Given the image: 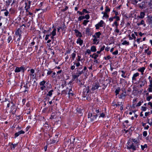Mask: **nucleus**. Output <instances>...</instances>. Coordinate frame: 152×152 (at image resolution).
<instances>
[{
	"instance_id": "obj_1",
	"label": "nucleus",
	"mask_w": 152,
	"mask_h": 152,
	"mask_svg": "<svg viewBox=\"0 0 152 152\" xmlns=\"http://www.w3.org/2000/svg\"><path fill=\"white\" fill-rule=\"evenodd\" d=\"M128 145L127 148L129 149H132L133 150H135L137 148L139 147V146H137L136 144H134L133 142H128Z\"/></svg>"
},
{
	"instance_id": "obj_2",
	"label": "nucleus",
	"mask_w": 152,
	"mask_h": 152,
	"mask_svg": "<svg viewBox=\"0 0 152 152\" xmlns=\"http://www.w3.org/2000/svg\"><path fill=\"white\" fill-rule=\"evenodd\" d=\"M40 88L41 91H43L47 89V83L46 81L43 80L40 82L39 84Z\"/></svg>"
},
{
	"instance_id": "obj_3",
	"label": "nucleus",
	"mask_w": 152,
	"mask_h": 152,
	"mask_svg": "<svg viewBox=\"0 0 152 152\" xmlns=\"http://www.w3.org/2000/svg\"><path fill=\"white\" fill-rule=\"evenodd\" d=\"M105 25V22L103 20H101L99 22L95 25L96 29H99L100 27H102L104 26Z\"/></svg>"
},
{
	"instance_id": "obj_4",
	"label": "nucleus",
	"mask_w": 152,
	"mask_h": 152,
	"mask_svg": "<svg viewBox=\"0 0 152 152\" xmlns=\"http://www.w3.org/2000/svg\"><path fill=\"white\" fill-rule=\"evenodd\" d=\"M146 79L144 78L140 79L139 81V84L140 87L144 86L146 84Z\"/></svg>"
},
{
	"instance_id": "obj_5",
	"label": "nucleus",
	"mask_w": 152,
	"mask_h": 152,
	"mask_svg": "<svg viewBox=\"0 0 152 152\" xmlns=\"http://www.w3.org/2000/svg\"><path fill=\"white\" fill-rule=\"evenodd\" d=\"M24 71L25 67L23 66H22L20 67H16L14 70L15 72L16 73H18L20 72H23Z\"/></svg>"
},
{
	"instance_id": "obj_6",
	"label": "nucleus",
	"mask_w": 152,
	"mask_h": 152,
	"mask_svg": "<svg viewBox=\"0 0 152 152\" xmlns=\"http://www.w3.org/2000/svg\"><path fill=\"white\" fill-rule=\"evenodd\" d=\"M147 1L145 0L143 1L140 4H138L139 7L142 9L145 8L147 7Z\"/></svg>"
},
{
	"instance_id": "obj_7",
	"label": "nucleus",
	"mask_w": 152,
	"mask_h": 152,
	"mask_svg": "<svg viewBox=\"0 0 152 152\" xmlns=\"http://www.w3.org/2000/svg\"><path fill=\"white\" fill-rule=\"evenodd\" d=\"M139 75V74L138 72H136L134 74L132 77V82L133 83H135L136 81V77L138 76Z\"/></svg>"
},
{
	"instance_id": "obj_8",
	"label": "nucleus",
	"mask_w": 152,
	"mask_h": 152,
	"mask_svg": "<svg viewBox=\"0 0 152 152\" xmlns=\"http://www.w3.org/2000/svg\"><path fill=\"white\" fill-rule=\"evenodd\" d=\"M121 72L122 73L121 76L122 77L124 78H127L128 79L129 78L130 74L127 75V74L126 73V72L124 71L123 70L121 71Z\"/></svg>"
},
{
	"instance_id": "obj_9",
	"label": "nucleus",
	"mask_w": 152,
	"mask_h": 152,
	"mask_svg": "<svg viewBox=\"0 0 152 152\" xmlns=\"http://www.w3.org/2000/svg\"><path fill=\"white\" fill-rule=\"evenodd\" d=\"M92 37L94 38L93 39V44H98L99 41V39L97 38H96V37H94L92 36Z\"/></svg>"
},
{
	"instance_id": "obj_10",
	"label": "nucleus",
	"mask_w": 152,
	"mask_h": 152,
	"mask_svg": "<svg viewBox=\"0 0 152 152\" xmlns=\"http://www.w3.org/2000/svg\"><path fill=\"white\" fill-rule=\"evenodd\" d=\"M31 74H30L29 75L31 77H32L33 78H35L36 76V75L34 74L35 71L33 69H31L30 70Z\"/></svg>"
},
{
	"instance_id": "obj_11",
	"label": "nucleus",
	"mask_w": 152,
	"mask_h": 152,
	"mask_svg": "<svg viewBox=\"0 0 152 152\" xmlns=\"http://www.w3.org/2000/svg\"><path fill=\"white\" fill-rule=\"evenodd\" d=\"M76 43L79 44L80 46H81L83 43V41L80 38H79L77 40Z\"/></svg>"
},
{
	"instance_id": "obj_12",
	"label": "nucleus",
	"mask_w": 152,
	"mask_h": 152,
	"mask_svg": "<svg viewBox=\"0 0 152 152\" xmlns=\"http://www.w3.org/2000/svg\"><path fill=\"white\" fill-rule=\"evenodd\" d=\"M75 34L77 37H79L80 38L82 37V34L78 30H75Z\"/></svg>"
},
{
	"instance_id": "obj_13",
	"label": "nucleus",
	"mask_w": 152,
	"mask_h": 152,
	"mask_svg": "<svg viewBox=\"0 0 152 152\" xmlns=\"http://www.w3.org/2000/svg\"><path fill=\"white\" fill-rule=\"evenodd\" d=\"M99 87V84L98 83H96L94 85L92 86V89L93 90H94L96 89H97Z\"/></svg>"
},
{
	"instance_id": "obj_14",
	"label": "nucleus",
	"mask_w": 152,
	"mask_h": 152,
	"mask_svg": "<svg viewBox=\"0 0 152 152\" xmlns=\"http://www.w3.org/2000/svg\"><path fill=\"white\" fill-rule=\"evenodd\" d=\"M145 67H142L140 68H138L137 69V70L138 71L140 72L141 73V75H143L144 74V72L145 69Z\"/></svg>"
},
{
	"instance_id": "obj_15",
	"label": "nucleus",
	"mask_w": 152,
	"mask_h": 152,
	"mask_svg": "<svg viewBox=\"0 0 152 152\" xmlns=\"http://www.w3.org/2000/svg\"><path fill=\"white\" fill-rule=\"evenodd\" d=\"M132 140L134 144H136L137 146H139L140 144L138 139H132Z\"/></svg>"
},
{
	"instance_id": "obj_16",
	"label": "nucleus",
	"mask_w": 152,
	"mask_h": 152,
	"mask_svg": "<svg viewBox=\"0 0 152 152\" xmlns=\"http://www.w3.org/2000/svg\"><path fill=\"white\" fill-rule=\"evenodd\" d=\"M31 1H28V3H27L26 2L25 3V8H27V9H29L30 8V5L31 4Z\"/></svg>"
},
{
	"instance_id": "obj_17",
	"label": "nucleus",
	"mask_w": 152,
	"mask_h": 152,
	"mask_svg": "<svg viewBox=\"0 0 152 152\" xmlns=\"http://www.w3.org/2000/svg\"><path fill=\"white\" fill-rule=\"evenodd\" d=\"M25 133V132L23 131V130H21L18 132L16 133L15 134V137H17L19 136L20 134H23Z\"/></svg>"
},
{
	"instance_id": "obj_18",
	"label": "nucleus",
	"mask_w": 152,
	"mask_h": 152,
	"mask_svg": "<svg viewBox=\"0 0 152 152\" xmlns=\"http://www.w3.org/2000/svg\"><path fill=\"white\" fill-rule=\"evenodd\" d=\"M101 32L99 31L96 32L94 35H93L92 36H94V37H96V38H97L99 39L100 36L101 35Z\"/></svg>"
},
{
	"instance_id": "obj_19",
	"label": "nucleus",
	"mask_w": 152,
	"mask_h": 152,
	"mask_svg": "<svg viewBox=\"0 0 152 152\" xmlns=\"http://www.w3.org/2000/svg\"><path fill=\"white\" fill-rule=\"evenodd\" d=\"M98 114H96L95 115H92V116L91 117V118L90 119V120L92 122L94 121H95L96 119L98 116Z\"/></svg>"
},
{
	"instance_id": "obj_20",
	"label": "nucleus",
	"mask_w": 152,
	"mask_h": 152,
	"mask_svg": "<svg viewBox=\"0 0 152 152\" xmlns=\"http://www.w3.org/2000/svg\"><path fill=\"white\" fill-rule=\"evenodd\" d=\"M149 48H148L147 49H145V53H147L148 55H150L151 53L152 52L151 51H149Z\"/></svg>"
},
{
	"instance_id": "obj_21",
	"label": "nucleus",
	"mask_w": 152,
	"mask_h": 152,
	"mask_svg": "<svg viewBox=\"0 0 152 152\" xmlns=\"http://www.w3.org/2000/svg\"><path fill=\"white\" fill-rule=\"evenodd\" d=\"M21 31L20 29H18L15 32V34L16 36H19V37L21 36L20 33Z\"/></svg>"
},
{
	"instance_id": "obj_22",
	"label": "nucleus",
	"mask_w": 152,
	"mask_h": 152,
	"mask_svg": "<svg viewBox=\"0 0 152 152\" xmlns=\"http://www.w3.org/2000/svg\"><path fill=\"white\" fill-rule=\"evenodd\" d=\"M128 2H130L133 4H136L138 2L137 0H128Z\"/></svg>"
},
{
	"instance_id": "obj_23",
	"label": "nucleus",
	"mask_w": 152,
	"mask_h": 152,
	"mask_svg": "<svg viewBox=\"0 0 152 152\" xmlns=\"http://www.w3.org/2000/svg\"><path fill=\"white\" fill-rule=\"evenodd\" d=\"M145 15V13L143 12H141L140 13V16H139V18L142 19L144 18Z\"/></svg>"
},
{
	"instance_id": "obj_24",
	"label": "nucleus",
	"mask_w": 152,
	"mask_h": 152,
	"mask_svg": "<svg viewBox=\"0 0 152 152\" xmlns=\"http://www.w3.org/2000/svg\"><path fill=\"white\" fill-rule=\"evenodd\" d=\"M126 92H124L123 93H122L120 96L119 97V98L120 99H124L126 96Z\"/></svg>"
},
{
	"instance_id": "obj_25",
	"label": "nucleus",
	"mask_w": 152,
	"mask_h": 152,
	"mask_svg": "<svg viewBox=\"0 0 152 152\" xmlns=\"http://www.w3.org/2000/svg\"><path fill=\"white\" fill-rule=\"evenodd\" d=\"M141 149L142 150H144L147 148L148 146L146 144H145L144 145H141Z\"/></svg>"
},
{
	"instance_id": "obj_26",
	"label": "nucleus",
	"mask_w": 152,
	"mask_h": 152,
	"mask_svg": "<svg viewBox=\"0 0 152 152\" xmlns=\"http://www.w3.org/2000/svg\"><path fill=\"white\" fill-rule=\"evenodd\" d=\"M137 25L138 26L141 25H143L144 27H145L146 26V24L145 23V22L143 20H142L140 23H138Z\"/></svg>"
},
{
	"instance_id": "obj_27",
	"label": "nucleus",
	"mask_w": 152,
	"mask_h": 152,
	"mask_svg": "<svg viewBox=\"0 0 152 152\" xmlns=\"http://www.w3.org/2000/svg\"><path fill=\"white\" fill-rule=\"evenodd\" d=\"M24 87L25 88V89L23 91V92L25 93L26 92H28V91L29 87L28 86L27 84H26L24 86Z\"/></svg>"
},
{
	"instance_id": "obj_28",
	"label": "nucleus",
	"mask_w": 152,
	"mask_h": 152,
	"mask_svg": "<svg viewBox=\"0 0 152 152\" xmlns=\"http://www.w3.org/2000/svg\"><path fill=\"white\" fill-rule=\"evenodd\" d=\"M73 63L74 65H76L77 67L79 66L80 65V63L79 61H74L73 62Z\"/></svg>"
},
{
	"instance_id": "obj_29",
	"label": "nucleus",
	"mask_w": 152,
	"mask_h": 152,
	"mask_svg": "<svg viewBox=\"0 0 152 152\" xmlns=\"http://www.w3.org/2000/svg\"><path fill=\"white\" fill-rule=\"evenodd\" d=\"M110 8L107 6H106L105 10V12L106 13H107L108 12H109L110 11Z\"/></svg>"
},
{
	"instance_id": "obj_30",
	"label": "nucleus",
	"mask_w": 152,
	"mask_h": 152,
	"mask_svg": "<svg viewBox=\"0 0 152 152\" xmlns=\"http://www.w3.org/2000/svg\"><path fill=\"white\" fill-rule=\"evenodd\" d=\"M91 50L92 52H95L96 51V49L95 46H93L91 47Z\"/></svg>"
},
{
	"instance_id": "obj_31",
	"label": "nucleus",
	"mask_w": 152,
	"mask_h": 152,
	"mask_svg": "<svg viewBox=\"0 0 152 152\" xmlns=\"http://www.w3.org/2000/svg\"><path fill=\"white\" fill-rule=\"evenodd\" d=\"M109 17V15L107 13H105L102 17V19L104 20L108 18Z\"/></svg>"
},
{
	"instance_id": "obj_32",
	"label": "nucleus",
	"mask_w": 152,
	"mask_h": 152,
	"mask_svg": "<svg viewBox=\"0 0 152 152\" xmlns=\"http://www.w3.org/2000/svg\"><path fill=\"white\" fill-rule=\"evenodd\" d=\"M98 56V54H96V53H94L91 56L92 58H94V59H96Z\"/></svg>"
},
{
	"instance_id": "obj_33",
	"label": "nucleus",
	"mask_w": 152,
	"mask_h": 152,
	"mask_svg": "<svg viewBox=\"0 0 152 152\" xmlns=\"http://www.w3.org/2000/svg\"><path fill=\"white\" fill-rule=\"evenodd\" d=\"M118 23L116 21H115L112 24V27L115 26V27H118Z\"/></svg>"
},
{
	"instance_id": "obj_34",
	"label": "nucleus",
	"mask_w": 152,
	"mask_h": 152,
	"mask_svg": "<svg viewBox=\"0 0 152 152\" xmlns=\"http://www.w3.org/2000/svg\"><path fill=\"white\" fill-rule=\"evenodd\" d=\"M79 76V75L77 73L73 74L72 75V78L73 79H75L76 78L78 77Z\"/></svg>"
},
{
	"instance_id": "obj_35",
	"label": "nucleus",
	"mask_w": 152,
	"mask_h": 152,
	"mask_svg": "<svg viewBox=\"0 0 152 152\" xmlns=\"http://www.w3.org/2000/svg\"><path fill=\"white\" fill-rule=\"evenodd\" d=\"M56 28H54L51 33L52 36H55L56 34Z\"/></svg>"
},
{
	"instance_id": "obj_36",
	"label": "nucleus",
	"mask_w": 152,
	"mask_h": 152,
	"mask_svg": "<svg viewBox=\"0 0 152 152\" xmlns=\"http://www.w3.org/2000/svg\"><path fill=\"white\" fill-rule=\"evenodd\" d=\"M86 34H88V35H89L90 34V29L89 28L87 27V28H86Z\"/></svg>"
},
{
	"instance_id": "obj_37",
	"label": "nucleus",
	"mask_w": 152,
	"mask_h": 152,
	"mask_svg": "<svg viewBox=\"0 0 152 152\" xmlns=\"http://www.w3.org/2000/svg\"><path fill=\"white\" fill-rule=\"evenodd\" d=\"M76 53H73L71 54V57L72 59V60H74V59L76 56Z\"/></svg>"
},
{
	"instance_id": "obj_38",
	"label": "nucleus",
	"mask_w": 152,
	"mask_h": 152,
	"mask_svg": "<svg viewBox=\"0 0 152 152\" xmlns=\"http://www.w3.org/2000/svg\"><path fill=\"white\" fill-rule=\"evenodd\" d=\"M122 44L123 45H129V42H128L126 40H124L122 43Z\"/></svg>"
},
{
	"instance_id": "obj_39",
	"label": "nucleus",
	"mask_w": 152,
	"mask_h": 152,
	"mask_svg": "<svg viewBox=\"0 0 152 152\" xmlns=\"http://www.w3.org/2000/svg\"><path fill=\"white\" fill-rule=\"evenodd\" d=\"M94 110H95V111L96 112V114H97L99 113L101 111V110L98 108H97L96 109L94 108Z\"/></svg>"
},
{
	"instance_id": "obj_40",
	"label": "nucleus",
	"mask_w": 152,
	"mask_h": 152,
	"mask_svg": "<svg viewBox=\"0 0 152 152\" xmlns=\"http://www.w3.org/2000/svg\"><path fill=\"white\" fill-rule=\"evenodd\" d=\"M53 91V90H51L49 91L47 95L50 96H51L52 94V93Z\"/></svg>"
},
{
	"instance_id": "obj_41",
	"label": "nucleus",
	"mask_w": 152,
	"mask_h": 152,
	"mask_svg": "<svg viewBox=\"0 0 152 152\" xmlns=\"http://www.w3.org/2000/svg\"><path fill=\"white\" fill-rule=\"evenodd\" d=\"M148 5L150 9L152 8V0H151L148 2Z\"/></svg>"
},
{
	"instance_id": "obj_42",
	"label": "nucleus",
	"mask_w": 152,
	"mask_h": 152,
	"mask_svg": "<svg viewBox=\"0 0 152 152\" xmlns=\"http://www.w3.org/2000/svg\"><path fill=\"white\" fill-rule=\"evenodd\" d=\"M88 22H89V20H84V21L83 23V24L84 25L86 26Z\"/></svg>"
},
{
	"instance_id": "obj_43",
	"label": "nucleus",
	"mask_w": 152,
	"mask_h": 152,
	"mask_svg": "<svg viewBox=\"0 0 152 152\" xmlns=\"http://www.w3.org/2000/svg\"><path fill=\"white\" fill-rule=\"evenodd\" d=\"M12 37L11 36H9L7 40L8 43H9L12 40Z\"/></svg>"
},
{
	"instance_id": "obj_44",
	"label": "nucleus",
	"mask_w": 152,
	"mask_h": 152,
	"mask_svg": "<svg viewBox=\"0 0 152 152\" xmlns=\"http://www.w3.org/2000/svg\"><path fill=\"white\" fill-rule=\"evenodd\" d=\"M6 10V11L4 12V14L5 16H7L9 15V12L8 11L6 10Z\"/></svg>"
},
{
	"instance_id": "obj_45",
	"label": "nucleus",
	"mask_w": 152,
	"mask_h": 152,
	"mask_svg": "<svg viewBox=\"0 0 152 152\" xmlns=\"http://www.w3.org/2000/svg\"><path fill=\"white\" fill-rule=\"evenodd\" d=\"M83 12L84 14L85 13H89V12L87 11L86 9H84L83 10Z\"/></svg>"
},
{
	"instance_id": "obj_46",
	"label": "nucleus",
	"mask_w": 152,
	"mask_h": 152,
	"mask_svg": "<svg viewBox=\"0 0 152 152\" xmlns=\"http://www.w3.org/2000/svg\"><path fill=\"white\" fill-rule=\"evenodd\" d=\"M84 19H86V20H88L90 18V17L88 14H87L84 16Z\"/></svg>"
},
{
	"instance_id": "obj_47",
	"label": "nucleus",
	"mask_w": 152,
	"mask_h": 152,
	"mask_svg": "<svg viewBox=\"0 0 152 152\" xmlns=\"http://www.w3.org/2000/svg\"><path fill=\"white\" fill-rule=\"evenodd\" d=\"M84 19V16H80L78 18V20L79 21H81V20Z\"/></svg>"
},
{
	"instance_id": "obj_48",
	"label": "nucleus",
	"mask_w": 152,
	"mask_h": 152,
	"mask_svg": "<svg viewBox=\"0 0 152 152\" xmlns=\"http://www.w3.org/2000/svg\"><path fill=\"white\" fill-rule=\"evenodd\" d=\"M123 103L122 102H118L115 104V106L116 107H119L121 106Z\"/></svg>"
},
{
	"instance_id": "obj_49",
	"label": "nucleus",
	"mask_w": 152,
	"mask_h": 152,
	"mask_svg": "<svg viewBox=\"0 0 152 152\" xmlns=\"http://www.w3.org/2000/svg\"><path fill=\"white\" fill-rule=\"evenodd\" d=\"M105 114L103 113H102L100 114V115L99 116V118H100V117L104 118L105 117Z\"/></svg>"
},
{
	"instance_id": "obj_50",
	"label": "nucleus",
	"mask_w": 152,
	"mask_h": 152,
	"mask_svg": "<svg viewBox=\"0 0 152 152\" xmlns=\"http://www.w3.org/2000/svg\"><path fill=\"white\" fill-rule=\"evenodd\" d=\"M111 58L109 55L107 56V57H104V58L105 60H108L110 59Z\"/></svg>"
},
{
	"instance_id": "obj_51",
	"label": "nucleus",
	"mask_w": 152,
	"mask_h": 152,
	"mask_svg": "<svg viewBox=\"0 0 152 152\" xmlns=\"http://www.w3.org/2000/svg\"><path fill=\"white\" fill-rule=\"evenodd\" d=\"M146 109H147V108L146 107H143V106L141 107V110L142 111H145L146 110Z\"/></svg>"
},
{
	"instance_id": "obj_52",
	"label": "nucleus",
	"mask_w": 152,
	"mask_h": 152,
	"mask_svg": "<svg viewBox=\"0 0 152 152\" xmlns=\"http://www.w3.org/2000/svg\"><path fill=\"white\" fill-rule=\"evenodd\" d=\"M148 79L149 80L150 84H152V78L151 77V76H149L148 77Z\"/></svg>"
},
{
	"instance_id": "obj_53",
	"label": "nucleus",
	"mask_w": 152,
	"mask_h": 152,
	"mask_svg": "<svg viewBox=\"0 0 152 152\" xmlns=\"http://www.w3.org/2000/svg\"><path fill=\"white\" fill-rule=\"evenodd\" d=\"M147 134V132L144 131L143 132V135L144 137H146Z\"/></svg>"
},
{
	"instance_id": "obj_54",
	"label": "nucleus",
	"mask_w": 152,
	"mask_h": 152,
	"mask_svg": "<svg viewBox=\"0 0 152 152\" xmlns=\"http://www.w3.org/2000/svg\"><path fill=\"white\" fill-rule=\"evenodd\" d=\"M92 114L91 113H88V118L89 119H90L91 117L92 116Z\"/></svg>"
},
{
	"instance_id": "obj_55",
	"label": "nucleus",
	"mask_w": 152,
	"mask_h": 152,
	"mask_svg": "<svg viewBox=\"0 0 152 152\" xmlns=\"http://www.w3.org/2000/svg\"><path fill=\"white\" fill-rule=\"evenodd\" d=\"M50 34H47L46 35V36H45V40H48V38H49V37L50 36Z\"/></svg>"
},
{
	"instance_id": "obj_56",
	"label": "nucleus",
	"mask_w": 152,
	"mask_h": 152,
	"mask_svg": "<svg viewBox=\"0 0 152 152\" xmlns=\"http://www.w3.org/2000/svg\"><path fill=\"white\" fill-rule=\"evenodd\" d=\"M115 32H116L117 33H118L119 32V30L118 29V27H115Z\"/></svg>"
},
{
	"instance_id": "obj_57",
	"label": "nucleus",
	"mask_w": 152,
	"mask_h": 152,
	"mask_svg": "<svg viewBox=\"0 0 152 152\" xmlns=\"http://www.w3.org/2000/svg\"><path fill=\"white\" fill-rule=\"evenodd\" d=\"M77 58V61L80 62V61H81V57L80 56H78Z\"/></svg>"
},
{
	"instance_id": "obj_58",
	"label": "nucleus",
	"mask_w": 152,
	"mask_h": 152,
	"mask_svg": "<svg viewBox=\"0 0 152 152\" xmlns=\"http://www.w3.org/2000/svg\"><path fill=\"white\" fill-rule=\"evenodd\" d=\"M118 53V50H116L113 53V54L114 55H116Z\"/></svg>"
},
{
	"instance_id": "obj_59",
	"label": "nucleus",
	"mask_w": 152,
	"mask_h": 152,
	"mask_svg": "<svg viewBox=\"0 0 152 152\" xmlns=\"http://www.w3.org/2000/svg\"><path fill=\"white\" fill-rule=\"evenodd\" d=\"M75 65H74V64L73 65H72L71 67H70V69L72 70H74L75 68Z\"/></svg>"
},
{
	"instance_id": "obj_60",
	"label": "nucleus",
	"mask_w": 152,
	"mask_h": 152,
	"mask_svg": "<svg viewBox=\"0 0 152 152\" xmlns=\"http://www.w3.org/2000/svg\"><path fill=\"white\" fill-rule=\"evenodd\" d=\"M105 48V46L104 45H103L102 47L100 49V51L102 52V51H103L104 50Z\"/></svg>"
},
{
	"instance_id": "obj_61",
	"label": "nucleus",
	"mask_w": 152,
	"mask_h": 152,
	"mask_svg": "<svg viewBox=\"0 0 152 152\" xmlns=\"http://www.w3.org/2000/svg\"><path fill=\"white\" fill-rule=\"evenodd\" d=\"M120 91L119 89H116L115 91V93L116 94V95L118 94Z\"/></svg>"
},
{
	"instance_id": "obj_62",
	"label": "nucleus",
	"mask_w": 152,
	"mask_h": 152,
	"mask_svg": "<svg viewBox=\"0 0 152 152\" xmlns=\"http://www.w3.org/2000/svg\"><path fill=\"white\" fill-rule=\"evenodd\" d=\"M131 36L133 38V39H134V41L135 40V39L136 38V37L135 36V35L134 34H131Z\"/></svg>"
},
{
	"instance_id": "obj_63",
	"label": "nucleus",
	"mask_w": 152,
	"mask_h": 152,
	"mask_svg": "<svg viewBox=\"0 0 152 152\" xmlns=\"http://www.w3.org/2000/svg\"><path fill=\"white\" fill-rule=\"evenodd\" d=\"M91 50L89 49H88L86 50V53L89 54L91 53Z\"/></svg>"
},
{
	"instance_id": "obj_64",
	"label": "nucleus",
	"mask_w": 152,
	"mask_h": 152,
	"mask_svg": "<svg viewBox=\"0 0 152 152\" xmlns=\"http://www.w3.org/2000/svg\"><path fill=\"white\" fill-rule=\"evenodd\" d=\"M149 21L150 23H152V17H150L149 18Z\"/></svg>"
}]
</instances>
